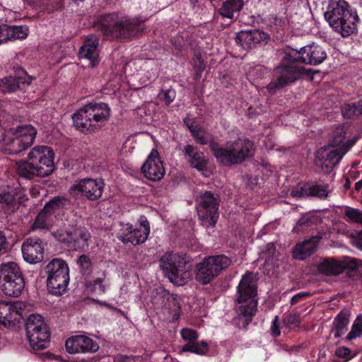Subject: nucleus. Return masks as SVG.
Returning a JSON list of instances; mask_svg holds the SVG:
<instances>
[{"label": "nucleus", "instance_id": "obj_48", "mask_svg": "<svg viewBox=\"0 0 362 362\" xmlns=\"http://www.w3.org/2000/svg\"><path fill=\"white\" fill-rule=\"evenodd\" d=\"M180 335L185 341L187 343H193L199 339V333L191 328H183L180 331Z\"/></svg>", "mask_w": 362, "mask_h": 362}, {"label": "nucleus", "instance_id": "obj_59", "mask_svg": "<svg viewBox=\"0 0 362 362\" xmlns=\"http://www.w3.org/2000/svg\"><path fill=\"white\" fill-rule=\"evenodd\" d=\"M132 360L129 357L122 355V354H117L115 356L113 362H131Z\"/></svg>", "mask_w": 362, "mask_h": 362}, {"label": "nucleus", "instance_id": "obj_58", "mask_svg": "<svg viewBox=\"0 0 362 362\" xmlns=\"http://www.w3.org/2000/svg\"><path fill=\"white\" fill-rule=\"evenodd\" d=\"M171 42L176 50L181 52L183 49L184 44L179 40V38L172 39Z\"/></svg>", "mask_w": 362, "mask_h": 362}, {"label": "nucleus", "instance_id": "obj_61", "mask_svg": "<svg viewBox=\"0 0 362 362\" xmlns=\"http://www.w3.org/2000/svg\"><path fill=\"white\" fill-rule=\"evenodd\" d=\"M351 182L350 179L348 177H345V182H344V184L343 185L344 191H346V190L349 189L350 187H351Z\"/></svg>", "mask_w": 362, "mask_h": 362}, {"label": "nucleus", "instance_id": "obj_20", "mask_svg": "<svg viewBox=\"0 0 362 362\" xmlns=\"http://www.w3.org/2000/svg\"><path fill=\"white\" fill-rule=\"evenodd\" d=\"M141 170L146 178L153 182L159 181L164 177L165 168L156 149H152Z\"/></svg>", "mask_w": 362, "mask_h": 362}, {"label": "nucleus", "instance_id": "obj_6", "mask_svg": "<svg viewBox=\"0 0 362 362\" xmlns=\"http://www.w3.org/2000/svg\"><path fill=\"white\" fill-rule=\"evenodd\" d=\"M257 274L247 271L237 286L236 300L240 304L238 313L245 318L247 325L251 322L257 310Z\"/></svg>", "mask_w": 362, "mask_h": 362}, {"label": "nucleus", "instance_id": "obj_56", "mask_svg": "<svg viewBox=\"0 0 362 362\" xmlns=\"http://www.w3.org/2000/svg\"><path fill=\"white\" fill-rule=\"evenodd\" d=\"M184 124L187 127L190 133L193 132L196 129L197 124L196 123L195 119H194L188 117L184 119Z\"/></svg>", "mask_w": 362, "mask_h": 362}, {"label": "nucleus", "instance_id": "obj_49", "mask_svg": "<svg viewBox=\"0 0 362 362\" xmlns=\"http://www.w3.org/2000/svg\"><path fill=\"white\" fill-rule=\"evenodd\" d=\"M334 355L341 358H344L343 362H347L356 356V354H352L351 350L346 346H339L336 349Z\"/></svg>", "mask_w": 362, "mask_h": 362}, {"label": "nucleus", "instance_id": "obj_30", "mask_svg": "<svg viewBox=\"0 0 362 362\" xmlns=\"http://www.w3.org/2000/svg\"><path fill=\"white\" fill-rule=\"evenodd\" d=\"M183 153L185 156L188 158V162L192 168L199 171L206 170L207 160L205 159L204 153L198 151L196 147L187 144L185 146Z\"/></svg>", "mask_w": 362, "mask_h": 362}, {"label": "nucleus", "instance_id": "obj_18", "mask_svg": "<svg viewBox=\"0 0 362 362\" xmlns=\"http://www.w3.org/2000/svg\"><path fill=\"white\" fill-rule=\"evenodd\" d=\"M32 77L22 68H19L14 76L3 78L0 81V88L4 93H11L24 90L32 82Z\"/></svg>", "mask_w": 362, "mask_h": 362}, {"label": "nucleus", "instance_id": "obj_63", "mask_svg": "<svg viewBox=\"0 0 362 362\" xmlns=\"http://www.w3.org/2000/svg\"><path fill=\"white\" fill-rule=\"evenodd\" d=\"M202 73L203 72H194V79L196 81L199 80L200 78L202 77Z\"/></svg>", "mask_w": 362, "mask_h": 362}, {"label": "nucleus", "instance_id": "obj_33", "mask_svg": "<svg viewBox=\"0 0 362 362\" xmlns=\"http://www.w3.org/2000/svg\"><path fill=\"white\" fill-rule=\"evenodd\" d=\"M350 313L346 310H341L334 317L332 322V332L335 338L341 337L346 331L349 323Z\"/></svg>", "mask_w": 362, "mask_h": 362}, {"label": "nucleus", "instance_id": "obj_14", "mask_svg": "<svg viewBox=\"0 0 362 362\" xmlns=\"http://www.w3.org/2000/svg\"><path fill=\"white\" fill-rule=\"evenodd\" d=\"M104 188L105 182L102 178H83L72 185L69 193L73 197L81 195L89 201H97L102 197Z\"/></svg>", "mask_w": 362, "mask_h": 362}, {"label": "nucleus", "instance_id": "obj_43", "mask_svg": "<svg viewBox=\"0 0 362 362\" xmlns=\"http://www.w3.org/2000/svg\"><path fill=\"white\" fill-rule=\"evenodd\" d=\"M315 221V216L304 215L297 222L296 226L293 227L292 232L296 233H303L312 226Z\"/></svg>", "mask_w": 362, "mask_h": 362}, {"label": "nucleus", "instance_id": "obj_26", "mask_svg": "<svg viewBox=\"0 0 362 362\" xmlns=\"http://www.w3.org/2000/svg\"><path fill=\"white\" fill-rule=\"evenodd\" d=\"M29 33L27 25H0V45L8 41L25 39Z\"/></svg>", "mask_w": 362, "mask_h": 362}, {"label": "nucleus", "instance_id": "obj_42", "mask_svg": "<svg viewBox=\"0 0 362 362\" xmlns=\"http://www.w3.org/2000/svg\"><path fill=\"white\" fill-rule=\"evenodd\" d=\"M341 262L344 267V272H346V275L349 277H354L358 276L359 273V260H357L355 258L346 257Z\"/></svg>", "mask_w": 362, "mask_h": 362}, {"label": "nucleus", "instance_id": "obj_40", "mask_svg": "<svg viewBox=\"0 0 362 362\" xmlns=\"http://www.w3.org/2000/svg\"><path fill=\"white\" fill-rule=\"evenodd\" d=\"M341 114L346 119H353L362 115V103L361 100L344 105L341 107Z\"/></svg>", "mask_w": 362, "mask_h": 362}, {"label": "nucleus", "instance_id": "obj_12", "mask_svg": "<svg viewBox=\"0 0 362 362\" xmlns=\"http://www.w3.org/2000/svg\"><path fill=\"white\" fill-rule=\"evenodd\" d=\"M220 195L211 191L202 192L197 199V215L202 225L206 228L214 227L219 217Z\"/></svg>", "mask_w": 362, "mask_h": 362}, {"label": "nucleus", "instance_id": "obj_41", "mask_svg": "<svg viewBox=\"0 0 362 362\" xmlns=\"http://www.w3.org/2000/svg\"><path fill=\"white\" fill-rule=\"evenodd\" d=\"M76 263L83 276H90L93 272V264L89 255L86 254L81 255L78 257Z\"/></svg>", "mask_w": 362, "mask_h": 362}, {"label": "nucleus", "instance_id": "obj_51", "mask_svg": "<svg viewBox=\"0 0 362 362\" xmlns=\"http://www.w3.org/2000/svg\"><path fill=\"white\" fill-rule=\"evenodd\" d=\"M160 99L163 100L166 105H169L175 98L176 92L173 89L162 90L160 94Z\"/></svg>", "mask_w": 362, "mask_h": 362}, {"label": "nucleus", "instance_id": "obj_53", "mask_svg": "<svg viewBox=\"0 0 362 362\" xmlns=\"http://www.w3.org/2000/svg\"><path fill=\"white\" fill-rule=\"evenodd\" d=\"M310 296H311V293L310 292H306V291L299 292V293H296V295H294L291 298V299L290 300V303L291 305H294L297 303L301 301L302 300H303L308 297H310Z\"/></svg>", "mask_w": 362, "mask_h": 362}, {"label": "nucleus", "instance_id": "obj_64", "mask_svg": "<svg viewBox=\"0 0 362 362\" xmlns=\"http://www.w3.org/2000/svg\"><path fill=\"white\" fill-rule=\"evenodd\" d=\"M29 5H33L35 4V0H26Z\"/></svg>", "mask_w": 362, "mask_h": 362}, {"label": "nucleus", "instance_id": "obj_35", "mask_svg": "<svg viewBox=\"0 0 362 362\" xmlns=\"http://www.w3.org/2000/svg\"><path fill=\"white\" fill-rule=\"evenodd\" d=\"M164 308L172 312L173 321L177 320L181 315V307L177 295L171 294L168 291H165L163 295Z\"/></svg>", "mask_w": 362, "mask_h": 362}, {"label": "nucleus", "instance_id": "obj_55", "mask_svg": "<svg viewBox=\"0 0 362 362\" xmlns=\"http://www.w3.org/2000/svg\"><path fill=\"white\" fill-rule=\"evenodd\" d=\"M307 187V182H305L302 187H300L299 189H296V190H293L292 192V195L293 197H308V192H305V190L307 191V189H305V187Z\"/></svg>", "mask_w": 362, "mask_h": 362}, {"label": "nucleus", "instance_id": "obj_57", "mask_svg": "<svg viewBox=\"0 0 362 362\" xmlns=\"http://www.w3.org/2000/svg\"><path fill=\"white\" fill-rule=\"evenodd\" d=\"M274 22L276 25H278L280 27H284L287 24V19L286 17L276 16L274 18Z\"/></svg>", "mask_w": 362, "mask_h": 362}, {"label": "nucleus", "instance_id": "obj_37", "mask_svg": "<svg viewBox=\"0 0 362 362\" xmlns=\"http://www.w3.org/2000/svg\"><path fill=\"white\" fill-rule=\"evenodd\" d=\"M307 189L308 196L315 197L320 200L327 199L329 196V185L327 184H319L317 182H307Z\"/></svg>", "mask_w": 362, "mask_h": 362}, {"label": "nucleus", "instance_id": "obj_62", "mask_svg": "<svg viewBox=\"0 0 362 362\" xmlns=\"http://www.w3.org/2000/svg\"><path fill=\"white\" fill-rule=\"evenodd\" d=\"M354 189L356 191L358 192L362 189V180L358 181L356 182Z\"/></svg>", "mask_w": 362, "mask_h": 362}, {"label": "nucleus", "instance_id": "obj_1", "mask_svg": "<svg viewBox=\"0 0 362 362\" xmlns=\"http://www.w3.org/2000/svg\"><path fill=\"white\" fill-rule=\"evenodd\" d=\"M327 58V52L319 45L312 43L300 49L288 48L284 52L280 63L274 69L273 78L265 87L269 95H274L280 90L300 80L303 76L313 80L319 71L306 69L304 64L317 66Z\"/></svg>", "mask_w": 362, "mask_h": 362}, {"label": "nucleus", "instance_id": "obj_21", "mask_svg": "<svg viewBox=\"0 0 362 362\" xmlns=\"http://www.w3.org/2000/svg\"><path fill=\"white\" fill-rule=\"evenodd\" d=\"M45 243L38 237L27 238L22 245L23 257L27 262L36 264L44 258Z\"/></svg>", "mask_w": 362, "mask_h": 362}, {"label": "nucleus", "instance_id": "obj_29", "mask_svg": "<svg viewBox=\"0 0 362 362\" xmlns=\"http://www.w3.org/2000/svg\"><path fill=\"white\" fill-rule=\"evenodd\" d=\"M88 111L85 107L80 108L72 116L74 125L76 129L81 132H94L98 128L90 116L85 117Z\"/></svg>", "mask_w": 362, "mask_h": 362}, {"label": "nucleus", "instance_id": "obj_38", "mask_svg": "<svg viewBox=\"0 0 362 362\" xmlns=\"http://www.w3.org/2000/svg\"><path fill=\"white\" fill-rule=\"evenodd\" d=\"M52 223L53 215L43 206L35 217L32 224V229H49Z\"/></svg>", "mask_w": 362, "mask_h": 362}, {"label": "nucleus", "instance_id": "obj_17", "mask_svg": "<svg viewBox=\"0 0 362 362\" xmlns=\"http://www.w3.org/2000/svg\"><path fill=\"white\" fill-rule=\"evenodd\" d=\"M160 267L171 281H176L185 268L186 260L179 254L168 252L159 260Z\"/></svg>", "mask_w": 362, "mask_h": 362}, {"label": "nucleus", "instance_id": "obj_16", "mask_svg": "<svg viewBox=\"0 0 362 362\" xmlns=\"http://www.w3.org/2000/svg\"><path fill=\"white\" fill-rule=\"evenodd\" d=\"M57 240L74 250L85 251L88 247L90 234L84 227H79L64 233H57Z\"/></svg>", "mask_w": 362, "mask_h": 362}, {"label": "nucleus", "instance_id": "obj_32", "mask_svg": "<svg viewBox=\"0 0 362 362\" xmlns=\"http://www.w3.org/2000/svg\"><path fill=\"white\" fill-rule=\"evenodd\" d=\"M21 314L13 305H6L0 308V325L6 328H12L19 321Z\"/></svg>", "mask_w": 362, "mask_h": 362}, {"label": "nucleus", "instance_id": "obj_52", "mask_svg": "<svg viewBox=\"0 0 362 362\" xmlns=\"http://www.w3.org/2000/svg\"><path fill=\"white\" fill-rule=\"evenodd\" d=\"M194 72H203L205 70L204 59L200 54H196L194 64Z\"/></svg>", "mask_w": 362, "mask_h": 362}, {"label": "nucleus", "instance_id": "obj_25", "mask_svg": "<svg viewBox=\"0 0 362 362\" xmlns=\"http://www.w3.org/2000/svg\"><path fill=\"white\" fill-rule=\"evenodd\" d=\"M88 111L85 117H91L93 122L99 129L109 119L110 108L105 103H90L84 106Z\"/></svg>", "mask_w": 362, "mask_h": 362}, {"label": "nucleus", "instance_id": "obj_15", "mask_svg": "<svg viewBox=\"0 0 362 362\" xmlns=\"http://www.w3.org/2000/svg\"><path fill=\"white\" fill-rule=\"evenodd\" d=\"M28 200L24 190L20 186L6 185L0 187V209L5 214L16 212Z\"/></svg>", "mask_w": 362, "mask_h": 362}, {"label": "nucleus", "instance_id": "obj_47", "mask_svg": "<svg viewBox=\"0 0 362 362\" xmlns=\"http://www.w3.org/2000/svg\"><path fill=\"white\" fill-rule=\"evenodd\" d=\"M346 221L362 224V211L358 209L348 207L345 212Z\"/></svg>", "mask_w": 362, "mask_h": 362}, {"label": "nucleus", "instance_id": "obj_10", "mask_svg": "<svg viewBox=\"0 0 362 362\" xmlns=\"http://www.w3.org/2000/svg\"><path fill=\"white\" fill-rule=\"evenodd\" d=\"M45 270L47 274L49 293L54 296L65 293L69 283V269L66 261L59 258L53 259L47 264Z\"/></svg>", "mask_w": 362, "mask_h": 362}, {"label": "nucleus", "instance_id": "obj_54", "mask_svg": "<svg viewBox=\"0 0 362 362\" xmlns=\"http://www.w3.org/2000/svg\"><path fill=\"white\" fill-rule=\"evenodd\" d=\"M271 333L273 337H279L281 334L279 317L276 316L271 326Z\"/></svg>", "mask_w": 362, "mask_h": 362}, {"label": "nucleus", "instance_id": "obj_27", "mask_svg": "<svg viewBox=\"0 0 362 362\" xmlns=\"http://www.w3.org/2000/svg\"><path fill=\"white\" fill-rule=\"evenodd\" d=\"M321 237L312 236L301 243H298L292 250L293 257L296 259L304 260L313 255L316 250Z\"/></svg>", "mask_w": 362, "mask_h": 362}, {"label": "nucleus", "instance_id": "obj_4", "mask_svg": "<svg viewBox=\"0 0 362 362\" xmlns=\"http://www.w3.org/2000/svg\"><path fill=\"white\" fill-rule=\"evenodd\" d=\"M55 153L52 147L37 145L30 149L27 159L16 164V173L20 178L33 180L36 177L50 175L56 169Z\"/></svg>", "mask_w": 362, "mask_h": 362}, {"label": "nucleus", "instance_id": "obj_39", "mask_svg": "<svg viewBox=\"0 0 362 362\" xmlns=\"http://www.w3.org/2000/svg\"><path fill=\"white\" fill-rule=\"evenodd\" d=\"M209 350V345L205 341L198 342L195 341L193 343H186L182 347V351L190 352L197 355H206Z\"/></svg>", "mask_w": 362, "mask_h": 362}, {"label": "nucleus", "instance_id": "obj_50", "mask_svg": "<svg viewBox=\"0 0 362 362\" xmlns=\"http://www.w3.org/2000/svg\"><path fill=\"white\" fill-rule=\"evenodd\" d=\"M285 323L287 326L291 327H298L300 320V314L298 312L291 313L284 318Z\"/></svg>", "mask_w": 362, "mask_h": 362}, {"label": "nucleus", "instance_id": "obj_23", "mask_svg": "<svg viewBox=\"0 0 362 362\" xmlns=\"http://www.w3.org/2000/svg\"><path fill=\"white\" fill-rule=\"evenodd\" d=\"M268 35L259 30H242L235 37V42L245 50L252 49L262 42H267Z\"/></svg>", "mask_w": 362, "mask_h": 362}, {"label": "nucleus", "instance_id": "obj_11", "mask_svg": "<svg viewBox=\"0 0 362 362\" xmlns=\"http://www.w3.org/2000/svg\"><path fill=\"white\" fill-rule=\"evenodd\" d=\"M25 331L33 351L36 352L48 347L50 341V331L42 315H30L25 323Z\"/></svg>", "mask_w": 362, "mask_h": 362}, {"label": "nucleus", "instance_id": "obj_8", "mask_svg": "<svg viewBox=\"0 0 362 362\" xmlns=\"http://www.w3.org/2000/svg\"><path fill=\"white\" fill-rule=\"evenodd\" d=\"M25 286L20 267L15 262L0 264V289L7 296L19 297Z\"/></svg>", "mask_w": 362, "mask_h": 362}, {"label": "nucleus", "instance_id": "obj_2", "mask_svg": "<svg viewBox=\"0 0 362 362\" xmlns=\"http://www.w3.org/2000/svg\"><path fill=\"white\" fill-rule=\"evenodd\" d=\"M205 130L197 124L196 129L191 133L197 144L206 145L221 165L230 167L243 163L245 160L254 156L255 148L254 143L248 138L238 137L233 141H228L223 145L211 141L205 136Z\"/></svg>", "mask_w": 362, "mask_h": 362}, {"label": "nucleus", "instance_id": "obj_22", "mask_svg": "<svg viewBox=\"0 0 362 362\" xmlns=\"http://www.w3.org/2000/svg\"><path fill=\"white\" fill-rule=\"evenodd\" d=\"M99 43V37L94 34H90L85 37L83 44L79 49V57L88 59L91 67L96 66L100 62L98 52Z\"/></svg>", "mask_w": 362, "mask_h": 362}, {"label": "nucleus", "instance_id": "obj_31", "mask_svg": "<svg viewBox=\"0 0 362 362\" xmlns=\"http://www.w3.org/2000/svg\"><path fill=\"white\" fill-rule=\"evenodd\" d=\"M320 274L332 276H337L344 272L342 262L335 258H325L317 265Z\"/></svg>", "mask_w": 362, "mask_h": 362}, {"label": "nucleus", "instance_id": "obj_34", "mask_svg": "<svg viewBox=\"0 0 362 362\" xmlns=\"http://www.w3.org/2000/svg\"><path fill=\"white\" fill-rule=\"evenodd\" d=\"M71 206V200L64 196H55L44 205L46 210H48L53 216H55V214L61 210L69 209Z\"/></svg>", "mask_w": 362, "mask_h": 362}, {"label": "nucleus", "instance_id": "obj_19", "mask_svg": "<svg viewBox=\"0 0 362 362\" xmlns=\"http://www.w3.org/2000/svg\"><path fill=\"white\" fill-rule=\"evenodd\" d=\"M65 347L66 351L71 354L95 353L99 349L97 341L83 334L74 335L67 339Z\"/></svg>", "mask_w": 362, "mask_h": 362}, {"label": "nucleus", "instance_id": "obj_36", "mask_svg": "<svg viewBox=\"0 0 362 362\" xmlns=\"http://www.w3.org/2000/svg\"><path fill=\"white\" fill-rule=\"evenodd\" d=\"M106 272H102L101 276L96 277L86 282L87 288L92 293L103 295L109 287V281L106 278Z\"/></svg>", "mask_w": 362, "mask_h": 362}, {"label": "nucleus", "instance_id": "obj_28", "mask_svg": "<svg viewBox=\"0 0 362 362\" xmlns=\"http://www.w3.org/2000/svg\"><path fill=\"white\" fill-rule=\"evenodd\" d=\"M243 6V0H224L218 10V13L222 18L230 20V24L239 16Z\"/></svg>", "mask_w": 362, "mask_h": 362}, {"label": "nucleus", "instance_id": "obj_3", "mask_svg": "<svg viewBox=\"0 0 362 362\" xmlns=\"http://www.w3.org/2000/svg\"><path fill=\"white\" fill-rule=\"evenodd\" d=\"M142 23L143 21L138 18L112 12L98 16L93 23V27L106 39L129 40L142 32Z\"/></svg>", "mask_w": 362, "mask_h": 362}, {"label": "nucleus", "instance_id": "obj_60", "mask_svg": "<svg viewBox=\"0 0 362 362\" xmlns=\"http://www.w3.org/2000/svg\"><path fill=\"white\" fill-rule=\"evenodd\" d=\"M7 244L6 238L5 237L4 233L0 231V251L2 249L6 248V245Z\"/></svg>", "mask_w": 362, "mask_h": 362}, {"label": "nucleus", "instance_id": "obj_44", "mask_svg": "<svg viewBox=\"0 0 362 362\" xmlns=\"http://www.w3.org/2000/svg\"><path fill=\"white\" fill-rule=\"evenodd\" d=\"M346 136V130L343 126H338L333 131L332 135V144L334 147H339L343 144H345V139Z\"/></svg>", "mask_w": 362, "mask_h": 362}, {"label": "nucleus", "instance_id": "obj_7", "mask_svg": "<svg viewBox=\"0 0 362 362\" xmlns=\"http://www.w3.org/2000/svg\"><path fill=\"white\" fill-rule=\"evenodd\" d=\"M37 131L31 124L19 125L12 135H4L0 141V151L8 155H17L34 142Z\"/></svg>", "mask_w": 362, "mask_h": 362}, {"label": "nucleus", "instance_id": "obj_5", "mask_svg": "<svg viewBox=\"0 0 362 362\" xmlns=\"http://www.w3.org/2000/svg\"><path fill=\"white\" fill-rule=\"evenodd\" d=\"M324 17L332 30L342 37H348L357 31L359 17L345 0H331Z\"/></svg>", "mask_w": 362, "mask_h": 362}, {"label": "nucleus", "instance_id": "obj_46", "mask_svg": "<svg viewBox=\"0 0 362 362\" xmlns=\"http://www.w3.org/2000/svg\"><path fill=\"white\" fill-rule=\"evenodd\" d=\"M276 253V247L273 243H267L260 253V257L264 259L265 264L272 262Z\"/></svg>", "mask_w": 362, "mask_h": 362}, {"label": "nucleus", "instance_id": "obj_45", "mask_svg": "<svg viewBox=\"0 0 362 362\" xmlns=\"http://www.w3.org/2000/svg\"><path fill=\"white\" fill-rule=\"evenodd\" d=\"M362 335V315H358L351 326V331L349 332L346 339L349 341L353 340Z\"/></svg>", "mask_w": 362, "mask_h": 362}, {"label": "nucleus", "instance_id": "obj_24", "mask_svg": "<svg viewBox=\"0 0 362 362\" xmlns=\"http://www.w3.org/2000/svg\"><path fill=\"white\" fill-rule=\"evenodd\" d=\"M357 141L356 137L351 138L346 141L339 147L326 152L325 158L322 163V167L327 172L332 170L341 160L343 156L351 149Z\"/></svg>", "mask_w": 362, "mask_h": 362}, {"label": "nucleus", "instance_id": "obj_13", "mask_svg": "<svg viewBox=\"0 0 362 362\" xmlns=\"http://www.w3.org/2000/svg\"><path fill=\"white\" fill-rule=\"evenodd\" d=\"M120 226L117 238L124 244L141 245L146 241L150 233V225L144 216H141L139 227L129 223H121Z\"/></svg>", "mask_w": 362, "mask_h": 362}, {"label": "nucleus", "instance_id": "obj_9", "mask_svg": "<svg viewBox=\"0 0 362 362\" xmlns=\"http://www.w3.org/2000/svg\"><path fill=\"white\" fill-rule=\"evenodd\" d=\"M231 259L225 255L206 256L195 266V279L202 285L210 284L231 264Z\"/></svg>", "mask_w": 362, "mask_h": 362}]
</instances>
